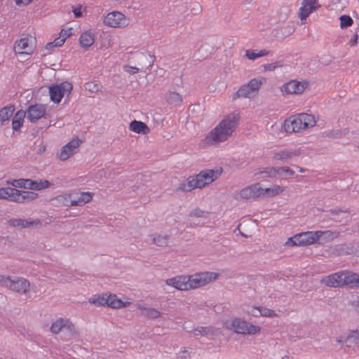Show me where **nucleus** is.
Returning <instances> with one entry per match:
<instances>
[{
	"instance_id": "obj_1",
	"label": "nucleus",
	"mask_w": 359,
	"mask_h": 359,
	"mask_svg": "<svg viewBox=\"0 0 359 359\" xmlns=\"http://www.w3.org/2000/svg\"><path fill=\"white\" fill-rule=\"evenodd\" d=\"M239 121L240 116L237 112H232L224 116L219 123L208 133L204 141L211 145L226 141L236 130Z\"/></svg>"
},
{
	"instance_id": "obj_2",
	"label": "nucleus",
	"mask_w": 359,
	"mask_h": 359,
	"mask_svg": "<svg viewBox=\"0 0 359 359\" xmlns=\"http://www.w3.org/2000/svg\"><path fill=\"white\" fill-rule=\"evenodd\" d=\"M218 274L214 272H201L191 276H177L165 280V284L178 290L187 291L203 287L216 280Z\"/></svg>"
},
{
	"instance_id": "obj_3",
	"label": "nucleus",
	"mask_w": 359,
	"mask_h": 359,
	"mask_svg": "<svg viewBox=\"0 0 359 359\" xmlns=\"http://www.w3.org/2000/svg\"><path fill=\"white\" fill-rule=\"evenodd\" d=\"M316 121L313 115L299 114L290 117L284 121L283 128L286 133H299L316 125Z\"/></svg>"
},
{
	"instance_id": "obj_4",
	"label": "nucleus",
	"mask_w": 359,
	"mask_h": 359,
	"mask_svg": "<svg viewBox=\"0 0 359 359\" xmlns=\"http://www.w3.org/2000/svg\"><path fill=\"white\" fill-rule=\"evenodd\" d=\"M38 194L30 191H20L11 187L0 188V198L17 203H25L35 199Z\"/></svg>"
},
{
	"instance_id": "obj_5",
	"label": "nucleus",
	"mask_w": 359,
	"mask_h": 359,
	"mask_svg": "<svg viewBox=\"0 0 359 359\" xmlns=\"http://www.w3.org/2000/svg\"><path fill=\"white\" fill-rule=\"evenodd\" d=\"M226 327L236 333L243 335H253L260 332L261 327L240 318H234L225 323Z\"/></svg>"
},
{
	"instance_id": "obj_6",
	"label": "nucleus",
	"mask_w": 359,
	"mask_h": 359,
	"mask_svg": "<svg viewBox=\"0 0 359 359\" xmlns=\"http://www.w3.org/2000/svg\"><path fill=\"white\" fill-rule=\"evenodd\" d=\"M321 237L322 231L303 232L288 238L286 245L289 246H307L317 243Z\"/></svg>"
},
{
	"instance_id": "obj_7",
	"label": "nucleus",
	"mask_w": 359,
	"mask_h": 359,
	"mask_svg": "<svg viewBox=\"0 0 359 359\" xmlns=\"http://www.w3.org/2000/svg\"><path fill=\"white\" fill-rule=\"evenodd\" d=\"M334 341L347 351L348 349L359 348V327L348 330L346 332L334 337Z\"/></svg>"
},
{
	"instance_id": "obj_8",
	"label": "nucleus",
	"mask_w": 359,
	"mask_h": 359,
	"mask_svg": "<svg viewBox=\"0 0 359 359\" xmlns=\"http://www.w3.org/2000/svg\"><path fill=\"white\" fill-rule=\"evenodd\" d=\"M0 285L21 294L28 293L30 287L29 282L23 278L11 279L3 275H0Z\"/></svg>"
},
{
	"instance_id": "obj_9",
	"label": "nucleus",
	"mask_w": 359,
	"mask_h": 359,
	"mask_svg": "<svg viewBox=\"0 0 359 359\" xmlns=\"http://www.w3.org/2000/svg\"><path fill=\"white\" fill-rule=\"evenodd\" d=\"M73 89L72 83L63 81L59 84H54L49 87V95L52 102L59 104L65 95L69 98Z\"/></svg>"
},
{
	"instance_id": "obj_10",
	"label": "nucleus",
	"mask_w": 359,
	"mask_h": 359,
	"mask_svg": "<svg viewBox=\"0 0 359 359\" xmlns=\"http://www.w3.org/2000/svg\"><path fill=\"white\" fill-rule=\"evenodd\" d=\"M264 77L251 79L248 83L243 85L237 91V97H251L257 94L261 85L266 82Z\"/></svg>"
},
{
	"instance_id": "obj_11",
	"label": "nucleus",
	"mask_w": 359,
	"mask_h": 359,
	"mask_svg": "<svg viewBox=\"0 0 359 359\" xmlns=\"http://www.w3.org/2000/svg\"><path fill=\"white\" fill-rule=\"evenodd\" d=\"M12 185L15 187L29 189L32 190H41L50 186V182L48 180H32L30 179L15 180Z\"/></svg>"
},
{
	"instance_id": "obj_12",
	"label": "nucleus",
	"mask_w": 359,
	"mask_h": 359,
	"mask_svg": "<svg viewBox=\"0 0 359 359\" xmlns=\"http://www.w3.org/2000/svg\"><path fill=\"white\" fill-rule=\"evenodd\" d=\"M132 59L136 67L141 69V72L146 73L153 66L156 57L151 53H137L134 54Z\"/></svg>"
},
{
	"instance_id": "obj_13",
	"label": "nucleus",
	"mask_w": 359,
	"mask_h": 359,
	"mask_svg": "<svg viewBox=\"0 0 359 359\" xmlns=\"http://www.w3.org/2000/svg\"><path fill=\"white\" fill-rule=\"evenodd\" d=\"M81 143V141L78 137L72 139V141L62 147L60 153L57 155V158L60 161H66L78 152Z\"/></svg>"
},
{
	"instance_id": "obj_14",
	"label": "nucleus",
	"mask_w": 359,
	"mask_h": 359,
	"mask_svg": "<svg viewBox=\"0 0 359 359\" xmlns=\"http://www.w3.org/2000/svg\"><path fill=\"white\" fill-rule=\"evenodd\" d=\"M222 170H206L205 171L200 172L196 175L197 182L199 183L201 187H203L207 184H209L214 180H217L219 176L222 174Z\"/></svg>"
},
{
	"instance_id": "obj_15",
	"label": "nucleus",
	"mask_w": 359,
	"mask_h": 359,
	"mask_svg": "<svg viewBox=\"0 0 359 359\" xmlns=\"http://www.w3.org/2000/svg\"><path fill=\"white\" fill-rule=\"evenodd\" d=\"M46 107L41 104H35L29 106L27 110V118L32 123H36L39 118L46 117Z\"/></svg>"
},
{
	"instance_id": "obj_16",
	"label": "nucleus",
	"mask_w": 359,
	"mask_h": 359,
	"mask_svg": "<svg viewBox=\"0 0 359 359\" xmlns=\"http://www.w3.org/2000/svg\"><path fill=\"white\" fill-rule=\"evenodd\" d=\"M320 7L318 0H302L299 8V18L302 21L306 20L311 13Z\"/></svg>"
},
{
	"instance_id": "obj_17",
	"label": "nucleus",
	"mask_w": 359,
	"mask_h": 359,
	"mask_svg": "<svg viewBox=\"0 0 359 359\" xmlns=\"http://www.w3.org/2000/svg\"><path fill=\"white\" fill-rule=\"evenodd\" d=\"M259 183H255L248 186L235 195L236 200L250 199L252 198H259Z\"/></svg>"
},
{
	"instance_id": "obj_18",
	"label": "nucleus",
	"mask_w": 359,
	"mask_h": 359,
	"mask_svg": "<svg viewBox=\"0 0 359 359\" xmlns=\"http://www.w3.org/2000/svg\"><path fill=\"white\" fill-rule=\"evenodd\" d=\"M306 83L291 80L282 87V91L287 94H300L304 92Z\"/></svg>"
},
{
	"instance_id": "obj_19",
	"label": "nucleus",
	"mask_w": 359,
	"mask_h": 359,
	"mask_svg": "<svg viewBox=\"0 0 359 359\" xmlns=\"http://www.w3.org/2000/svg\"><path fill=\"white\" fill-rule=\"evenodd\" d=\"M72 206L83 205L93 198V195L90 192H72L70 194Z\"/></svg>"
},
{
	"instance_id": "obj_20",
	"label": "nucleus",
	"mask_w": 359,
	"mask_h": 359,
	"mask_svg": "<svg viewBox=\"0 0 359 359\" xmlns=\"http://www.w3.org/2000/svg\"><path fill=\"white\" fill-rule=\"evenodd\" d=\"M342 276L343 275L341 274V271L334 273L323 277L321 279L320 283L327 287H342Z\"/></svg>"
},
{
	"instance_id": "obj_21",
	"label": "nucleus",
	"mask_w": 359,
	"mask_h": 359,
	"mask_svg": "<svg viewBox=\"0 0 359 359\" xmlns=\"http://www.w3.org/2000/svg\"><path fill=\"white\" fill-rule=\"evenodd\" d=\"M299 151L296 149H283L274 152L273 159L276 161H280L283 163L288 162L293 158L298 156Z\"/></svg>"
},
{
	"instance_id": "obj_22",
	"label": "nucleus",
	"mask_w": 359,
	"mask_h": 359,
	"mask_svg": "<svg viewBox=\"0 0 359 359\" xmlns=\"http://www.w3.org/2000/svg\"><path fill=\"white\" fill-rule=\"evenodd\" d=\"M29 38H22L15 43L14 51L15 54L29 55L32 53L33 48L29 43Z\"/></svg>"
},
{
	"instance_id": "obj_23",
	"label": "nucleus",
	"mask_w": 359,
	"mask_h": 359,
	"mask_svg": "<svg viewBox=\"0 0 359 359\" xmlns=\"http://www.w3.org/2000/svg\"><path fill=\"white\" fill-rule=\"evenodd\" d=\"M342 285H348L351 287H359V275L348 271H341Z\"/></svg>"
},
{
	"instance_id": "obj_24",
	"label": "nucleus",
	"mask_w": 359,
	"mask_h": 359,
	"mask_svg": "<svg viewBox=\"0 0 359 359\" xmlns=\"http://www.w3.org/2000/svg\"><path fill=\"white\" fill-rule=\"evenodd\" d=\"M196 188H201V186H199L198 182H197V178L196 176L194 177H189L186 180L182 182L178 187L177 190L181 191H191V190L196 189Z\"/></svg>"
},
{
	"instance_id": "obj_25",
	"label": "nucleus",
	"mask_w": 359,
	"mask_h": 359,
	"mask_svg": "<svg viewBox=\"0 0 359 359\" xmlns=\"http://www.w3.org/2000/svg\"><path fill=\"white\" fill-rule=\"evenodd\" d=\"M284 188L279 185H273L269 188H262L259 184V197H271L282 193Z\"/></svg>"
},
{
	"instance_id": "obj_26",
	"label": "nucleus",
	"mask_w": 359,
	"mask_h": 359,
	"mask_svg": "<svg viewBox=\"0 0 359 359\" xmlns=\"http://www.w3.org/2000/svg\"><path fill=\"white\" fill-rule=\"evenodd\" d=\"M114 28H124L130 23V19L123 13L118 11H114Z\"/></svg>"
},
{
	"instance_id": "obj_27",
	"label": "nucleus",
	"mask_w": 359,
	"mask_h": 359,
	"mask_svg": "<svg viewBox=\"0 0 359 359\" xmlns=\"http://www.w3.org/2000/svg\"><path fill=\"white\" fill-rule=\"evenodd\" d=\"M130 130L138 134L146 135L150 132L149 128L144 122L134 120L130 123Z\"/></svg>"
},
{
	"instance_id": "obj_28",
	"label": "nucleus",
	"mask_w": 359,
	"mask_h": 359,
	"mask_svg": "<svg viewBox=\"0 0 359 359\" xmlns=\"http://www.w3.org/2000/svg\"><path fill=\"white\" fill-rule=\"evenodd\" d=\"M95 42V35L91 31L83 32L79 38L81 46L84 48L90 47Z\"/></svg>"
},
{
	"instance_id": "obj_29",
	"label": "nucleus",
	"mask_w": 359,
	"mask_h": 359,
	"mask_svg": "<svg viewBox=\"0 0 359 359\" xmlns=\"http://www.w3.org/2000/svg\"><path fill=\"white\" fill-rule=\"evenodd\" d=\"M50 201L55 206H72L70 194L59 195L52 198Z\"/></svg>"
},
{
	"instance_id": "obj_30",
	"label": "nucleus",
	"mask_w": 359,
	"mask_h": 359,
	"mask_svg": "<svg viewBox=\"0 0 359 359\" xmlns=\"http://www.w3.org/2000/svg\"><path fill=\"white\" fill-rule=\"evenodd\" d=\"M250 313L255 317L264 316L272 318L277 316L274 311L264 306H256L252 308Z\"/></svg>"
},
{
	"instance_id": "obj_31",
	"label": "nucleus",
	"mask_w": 359,
	"mask_h": 359,
	"mask_svg": "<svg viewBox=\"0 0 359 359\" xmlns=\"http://www.w3.org/2000/svg\"><path fill=\"white\" fill-rule=\"evenodd\" d=\"M26 116V111L24 110H18L13 120H12V128L14 131H19L20 128L22 127L24 118Z\"/></svg>"
},
{
	"instance_id": "obj_32",
	"label": "nucleus",
	"mask_w": 359,
	"mask_h": 359,
	"mask_svg": "<svg viewBox=\"0 0 359 359\" xmlns=\"http://www.w3.org/2000/svg\"><path fill=\"white\" fill-rule=\"evenodd\" d=\"M165 100L168 104L173 107L180 106L183 101L182 95L175 91H168L165 94Z\"/></svg>"
},
{
	"instance_id": "obj_33",
	"label": "nucleus",
	"mask_w": 359,
	"mask_h": 359,
	"mask_svg": "<svg viewBox=\"0 0 359 359\" xmlns=\"http://www.w3.org/2000/svg\"><path fill=\"white\" fill-rule=\"evenodd\" d=\"M14 110L15 108L13 105L3 107L0 110V123L1 126H4L9 121V119L12 116Z\"/></svg>"
},
{
	"instance_id": "obj_34",
	"label": "nucleus",
	"mask_w": 359,
	"mask_h": 359,
	"mask_svg": "<svg viewBox=\"0 0 359 359\" xmlns=\"http://www.w3.org/2000/svg\"><path fill=\"white\" fill-rule=\"evenodd\" d=\"M351 133L347 128L344 129H337L332 130L326 132V136L330 138H341L347 136L348 139H351Z\"/></svg>"
},
{
	"instance_id": "obj_35",
	"label": "nucleus",
	"mask_w": 359,
	"mask_h": 359,
	"mask_svg": "<svg viewBox=\"0 0 359 359\" xmlns=\"http://www.w3.org/2000/svg\"><path fill=\"white\" fill-rule=\"evenodd\" d=\"M138 309L142 311V314L149 318H158L161 316V312L154 308L140 305Z\"/></svg>"
},
{
	"instance_id": "obj_36",
	"label": "nucleus",
	"mask_w": 359,
	"mask_h": 359,
	"mask_svg": "<svg viewBox=\"0 0 359 359\" xmlns=\"http://www.w3.org/2000/svg\"><path fill=\"white\" fill-rule=\"evenodd\" d=\"M90 302L101 306L107 305V306L112 308V299H111V294L107 295L106 294H103L102 297L90 299Z\"/></svg>"
},
{
	"instance_id": "obj_37",
	"label": "nucleus",
	"mask_w": 359,
	"mask_h": 359,
	"mask_svg": "<svg viewBox=\"0 0 359 359\" xmlns=\"http://www.w3.org/2000/svg\"><path fill=\"white\" fill-rule=\"evenodd\" d=\"M41 224V220L39 219H21V229H30Z\"/></svg>"
},
{
	"instance_id": "obj_38",
	"label": "nucleus",
	"mask_w": 359,
	"mask_h": 359,
	"mask_svg": "<svg viewBox=\"0 0 359 359\" xmlns=\"http://www.w3.org/2000/svg\"><path fill=\"white\" fill-rule=\"evenodd\" d=\"M65 318H60L55 322L53 323L50 326V332L53 334H58L64 327L65 325Z\"/></svg>"
},
{
	"instance_id": "obj_39",
	"label": "nucleus",
	"mask_w": 359,
	"mask_h": 359,
	"mask_svg": "<svg viewBox=\"0 0 359 359\" xmlns=\"http://www.w3.org/2000/svg\"><path fill=\"white\" fill-rule=\"evenodd\" d=\"M152 242L158 245V246H165L168 243V236H161L157 234H153L150 236Z\"/></svg>"
},
{
	"instance_id": "obj_40",
	"label": "nucleus",
	"mask_w": 359,
	"mask_h": 359,
	"mask_svg": "<svg viewBox=\"0 0 359 359\" xmlns=\"http://www.w3.org/2000/svg\"><path fill=\"white\" fill-rule=\"evenodd\" d=\"M333 252L338 255H345L350 254L351 249L345 244L335 245L333 248Z\"/></svg>"
},
{
	"instance_id": "obj_41",
	"label": "nucleus",
	"mask_w": 359,
	"mask_h": 359,
	"mask_svg": "<svg viewBox=\"0 0 359 359\" xmlns=\"http://www.w3.org/2000/svg\"><path fill=\"white\" fill-rule=\"evenodd\" d=\"M284 65L283 61L279 60L270 64H264L262 66L263 70L272 72L278 67H282Z\"/></svg>"
},
{
	"instance_id": "obj_42",
	"label": "nucleus",
	"mask_w": 359,
	"mask_h": 359,
	"mask_svg": "<svg viewBox=\"0 0 359 359\" xmlns=\"http://www.w3.org/2000/svg\"><path fill=\"white\" fill-rule=\"evenodd\" d=\"M340 20V26L341 29L346 28L353 25V20L349 15H341L339 18Z\"/></svg>"
},
{
	"instance_id": "obj_43",
	"label": "nucleus",
	"mask_w": 359,
	"mask_h": 359,
	"mask_svg": "<svg viewBox=\"0 0 359 359\" xmlns=\"http://www.w3.org/2000/svg\"><path fill=\"white\" fill-rule=\"evenodd\" d=\"M210 327L201 326L194 329V332L195 336H207L210 334Z\"/></svg>"
},
{
	"instance_id": "obj_44",
	"label": "nucleus",
	"mask_w": 359,
	"mask_h": 359,
	"mask_svg": "<svg viewBox=\"0 0 359 359\" xmlns=\"http://www.w3.org/2000/svg\"><path fill=\"white\" fill-rule=\"evenodd\" d=\"M261 173L264 174L265 177H274L276 175H278V167L265 168L263 171L261 172Z\"/></svg>"
},
{
	"instance_id": "obj_45",
	"label": "nucleus",
	"mask_w": 359,
	"mask_h": 359,
	"mask_svg": "<svg viewBox=\"0 0 359 359\" xmlns=\"http://www.w3.org/2000/svg\"><path fill=\"white\" fill-rule=\"evenodd\" d=\"M123 69L124 70V72H126L130 75H134L135 74L141 72V69L138 67H136L135 65L132 66L129 65H125L123 66Z\"/></svg>"
},
{
	"instance_id": "obj_46",
	"label": "nucleus",
	"mask_w": 359,
	"mask_h": 359,
	"mask_svg": "<svg viewBox=\"0 0 359 359\" xmlns=\"http://www.w3.org/2000/svg\"><path fill=\"white\" fill-rule=\"evenodd\" d=\"M294 172L287 166L278 167V175L283 177L284 175L292 176Z\"/></svg>"
},
{
	"instance_id": "obj_47",
	"label": "nucleus",
	"mask_w": 359,
	"mask_h": 359,
	"mask_svg": "<svg viewBox=\"0 0 359 359\" xmlns=\"http://www.w3.org/2000/svg\"><path fill=\"white\" fill-rule=\"evenodd\" d=\"M130 304L129 302H123L121 299H118L116 294H114V309L126 307Z\"/></svg>"
},
{
	"instance_id": "obj_48",
	"label": "nucleus",
	"mask_w": 359,
	"mask_h": 359,
	"mask_svg": "<svg viewBox=\"0 0 359 359\" xmlns=\"http://www.w3.org/2000/svg\"><path fill=\"white\" fill-rule=\"evenodd\" d=\"M65 325H64L63 329H65L69 332V333L72 335L76 334L74 325L69 320L65 318Z\"/></svg>"
},
{
	"instance_id": "obj_49",
	"label": "nucleus",
	"mask_w": 359,
	"mask_h": 359,
	"mask_svg": "<svg viewBox=\"0 0 359 359\" xmlns=\"http://www.w3.org/2000/svg\"><path fill=\"white\" fill-rule=\"evenodd\" d=\"M189 215L190 217H204L205 216V212L200 208H196L192 210Z\"/></svg>"
},
{
	"instance_id": "obj_50",
	"label": "nucleus",
	"mask_w": 359,
	"mask_h": 359,
	"mask_svg": "<svg viewBox=\"0 0 359 359\" xmlns=\"http://www.w3.org/2000/svg\"><path fill=\"white\" fill-rule=\"evenodd\" d=\"M7 224L11 226L21 229V218L11 219L7 221Z\"/></svg>"
},
{
	"instance_id": "obj_51",
	"label": "nucleus",
	"mask_w": 359,
	"mask_h": 359,
	"mask_svg": "<svg viewBox=\"0 0 359 359\" xmlns=\"http://www.w3.org/2000/svg\"><path fill=\"white\" fill-rule=\"evenodd\" d=\"M351 140L353 142L354 144L359 149V132H351Z\"/></svg>"
},
{
	"instance_id": "obj_52",
	"label": "nucleus",
	"mask_w": 359,
	"mask_h": 359,
	"mask_svg": "<svg viewBox=\"0 0 359 359\" xmlns=\"http://www.w3.org/2000/svg\"><path fill=\"white\" fill-rule=\"evenodd\" d=\"M85 89L91 92H95L98 90L97 84L94 82H88L85 85Z\"/></svg>"
},
{
	"instance_id": "obj_53",
	"label": "nucleus",
	"mask_w": 359,
	"mask_h": 359,
	"mask_svg": "<svg viewBox=\"0 0 359 359\" xmlns=\"http://www.w3.org/2000/svg\"><path fill=\"white\" fill-rule=\"evenodd\" d=\"M245 56L251 60H255L257 58H259L258 53H256L253 50H247L245 51Z\"/></svg>"
},
{
	"instance_id": "obj_54",
	"label": "nucleus",
	"mask_w": 359,
	"mask_h": 359,
	"mask_svg": "<svg viewBox=\"0 0 359 359\" xmlns=\"http://www.w3.org/2000/svg\"><path fill=\"white\" fill-rule=\"evenodd\" d=\"M104 23L109 27H112V12L109 13L107 16L104 17Z\"/></svg>"
},
{
	"instance_id": "obj_55",
	"label": "nucleus",
	"mask_w": 359,
	"mask_h": 359,
	"mask_svg": "<svg viewBox=\"0 0 359 359\" xmlns=\"http://www.w3.org/2000/svg\"><path fill=\"white\" fill-rule=\"evenodd\" d=\"M324 236L327 241H331L334 238V233L331 231H322V236Z\"/></svg>"
},
{
	"instance_id": "obj_56",
	"label": "nucleus",
	"mask_w": 359,
	"mask_h": 359,
	"mask_svg": "<svg viewBox=\"0 0 359 359\" xmlns=\"http://www.w3.org/2000/svg\"><path fill=\"white\" fill-rule=\"evenodd\" d=\"M71 35H72L71 29H69L67 30L62 29L60 34V36L62 38H65V41L67 39V37H69Z\"/></svg>"
},
{
	"instance_id": "obj_57",
	"label": "nucleus",
	"mask_w": 359,
	"mask_h": 359,
	"mask_svg": "<svg viewBox=\"0 0 359 359\" xmlns=\"http://www.w3.org/2000/svg\"><path fill=\"white\" fill-rule=\"evenodd\" d=\"M65 42V38L59 36L53 41L54 46L60 47L63 45Z\"/></svg>"
},
{
	"instance_id": "obj_58",
	"label": "nucleus",
	"mask_w": 359,
	"mask_h": 359,
	"mask_svg": "<svg viewBox=\"0 0 359 359\" xmlns=\"http://www.w3.org/2000/svg\"><path fill=\"white\" fill-rule=\"evenodd\" d=\"M358 36L357 34V33H355L353 34V36L352 39H350L349 42H348V44L351 46H354L357 44L358 43Z\"/></svg>"
},
{
	"instance_id": "obj_59",
	"label": "nucleus",
	"mask_w": 359,
	"mask_h": 359,
	"mask_svg": "<svg viewBox=\"0 0 359 359\" xmlns=\"http://www.w3.org/2000/svg\"><path fill=\"white\" fill-rule=\"evenodd\" d=\"M15 4L18 6H27L29 4H30L33 0H15Z\"/></svg>"
},
{
	"instance_id": "obj_60",
	"label": "nucleus",
	"mask_w": 359,
	"mask_h": 359,
	"mask_svg": "<svg viewBox=\"0 0 359 359\" xmlns=\"http://www.w3.org/2000/svg\"><path fill=\"white\" fill-rule=\"evenodd\" d=\"M72 11L75 18H78L82 16L81 6L74 8Z\"/></svg>"
},
{
	"instance_id": "obj_61",
	"label": "nucleus",
	"mask_w": 359,
	"mask_h": 359,
	"mask_svg": "<svg viewBox=\"0 0 359 359\" xmlns=\"http://www.w3.org/2000/svg\"><path fill=\"white\" fill-rule=\"evenodd\" d=\"M269 54V50H261L258 53L259 57H263V56L268 55Z\"/></svg>"
},
{
	"instance_id": "obj_62",
	"label": "nucleus",
	"mask_w": 359,
	"mask_h": 359,
	"mask_svg": "<svg viewBox=\"0 0 359 359\" xmlns=\"http://www.w3.org/2000/svg\"><path fill=\"white\" fill-rule=\"evenodd\" d=\"M53 47H55V46H54V43H53V41H52V42H49V43H48L46 45V47H45V48H46V49L49 50V49H51V48H53Z\"/></svg>"
},
{
	"instance_id": "obj_63",
	"label": "nucleus",
	"mask_w": 359,
	"mask_h": 359,
	"mask_svg": "<svg viewBox=\"0 0 359 359\" xmlns=\"http://www.w3.org/2000/svg\"><path fill=\"white\" fill-rule=\"evenodd\" d=\"M299 170L300 172H305V170L304 168H300Z\"/></svg>"
}]
</instances>
